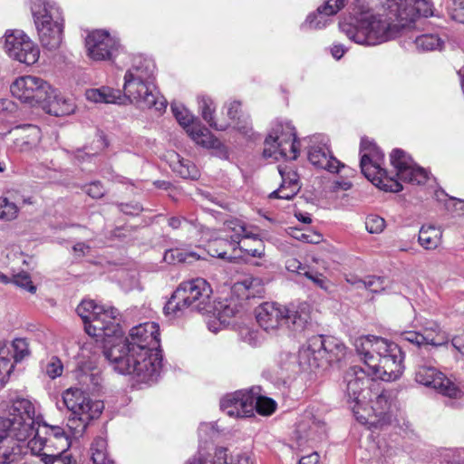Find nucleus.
I'll return each mask as SVG.
<instances>
[{
  "mask_svg": "<svg viewBox=\"0 0 464 464\" xmlns=\"http://www.w3.org/2000/svg\"><path fill=\"white\" fill-rule=\"evenodd\" d=\"M63 401L71 411L67 426L73 435H82L90 421L97 419L104 408L102 401H92L83 391L71 387L63 393Z\"/></svg>",
  "mask_w": 464,
  "mask_h": 464,
  "instance_id": "0eeeda50",
  "label": "nucleus"
},
{
  "mask_svg": "<svg viewBox=\"0 0 464 464\" xmlns=\"http://www.w3.org/2000/svg\"><path fill=\"white\" fill-rule=\"evenodd\" d=\"M255 242H256L259 245V247L256 248H245V251L254 257H260L264 254V247L262 246V242L260 239L257 238L256 235H252V237Z\"/></svg>",
  "mask_w": 464,
  "mask_h": 464,
  "instance_id": "e2e57ef3",
  "label": "nucleus"
},
{
  "mask_svg": "<svg viewBox=\"0 0 464 464\" xmlns=\"http://www.w3.org/2000/svg\"><path fill=\"white\" fill-rule=\"evenodd\" d=\"M63 371V366L60 359L52 357L51 361L45 366V372L51 379H55L61 376Z\"/></svg>",
  "mask_w": 464,
  "mask_h": 464,
  "instance_id": "6e6d98bb",
  "label": "nucleus"
},
{
  "mask_svg": "<svg viewBox=\"0 0 464 464\" xmlns=\"http://www.w3.org/2000/svg\"><path fill=\"white\" fill-rule=\"evenodd\" d=\"M279 174L282 178V183L276 190L269 194L270 198L292 199L299 191V177L295 170L290 167L279 166Z\"/></svg>",
  "mask_w": 464,
  "mask_h": 464,
  "instance_id": "b1692460",
  "label": "nucleus"
},
{
  "mask_svg": "<svg viewBox=\"0 0 464 464\" xmlns=\"http://www.w3.org/2000/svg\"><path fill=\"white\" fill-rule=\"evenodd\" d=\"M291 236L299 241L310 244H318L323 240V236L320 233L311 230L304 231L300 228H293Z\"/></svg>",
  "mask_w": 464,
  "mask_h": 464,
  "instance_id": "49530a36",
  "label": "nucleus"
},
{
  "mask_svg": "<svg viewBox=\"0 0 464 464\" xmlns=\"http://www.w3.org/2000/svg\"><path fill=\"white\" fill-rule=\"evenodd\" d=\"M187 132L191 139L204 148L214 149L220 146V141L209 131L208 129L202 127L199 123L193 124L188 129Z\"/></svg>",
  "mask_w": 464,
  "mask_h": 464,
  "instance_id": "c756f323",
  "label": "nucleus"
},
{
  "mask_svg": "<svg viewBox=\"0 0 464 464\" xmlns=\"http://www.w3.org/2000/svg\"><path fill=\"white\" fill-rule=\"evenodd\" d=\"M27 440V446L34 455L44 452L65 453L71 447L70 436L64 429L45 421L37 423L34 433Z\"/></svg>",
  "mask_w": 464,
  "mask_h": 464,
  "instance_id": "f8f14e48",
  "label": "nucleus"
},
{
  "mask_svg": "<svg viewBox=\"0 0 464 464\" xmlns=\"http://www.w3.org/2000/svg\"><path fill=\"white\" fill-rule=\"evenodd\" d=\"M415 365V381L417 382L431 387L450 398L457 399L461 396V390L433 366V360H426L424 356L417 355Z\"/></svg>",
  "mask_w": 464,
  "mask_h": 464,
  "instance_id": "ddd939ff",
  "label": "nucleus"
},
{
  "mask_svg": "<svg viewBox=\"0 0 464 464\" xmlns=\"http://www.w3.org/2000/svg\"><path fill=\"white\" fill-rule=\"evenodd\" d=\"M227 110V117L232 121L235 124V127L239 130H243L245 132L247 131V119H241V102L238 101H232L227 102L225 105Z\"/></svg>",
  "mask_w": 464,
  "mask_h": 464,
  "instance_id": "4c0bfd02",
  "label": "nucleus"
},
{
  "mask_svg": "<svg viewBox=\"0 0 464 464\" xmlns=\"http://www.w3.org/2000/svg\"><path fill=\"white\" fill-rule=\"evenodd\" d=\"M360 150L362 153L361 170L369 180L384 191L400 192L402 190V185L399 181L388 178L387 170L382 167L384 155L372 141L362 139Z\"/></svg>",
  "mask_w": 464,
  "mask_h": 464,
  "instance_id": "1a4fd4ad",
  "label": "nucleus"
},
{
  "mask_svg": "<svg viewBox=\"0 0 464 464\" xmlns=\"http://www.w3.org/2000/svg\"><path fill=\"white\" fill-rule=\"evenodd\" d=\"M18 208L6 198H0V219L11 220L16 218Z\"/></svg>",
  "mask_w": 464,
  "mask_h": 464,
  "instance_id": "8fccbe9b",
  "label": "nucleus"
},
{
  "mask_svg": "<svg viewBox=\"0 0 464 464\" xmlns=\"http://www.w3.org/2000/svg\"><path fill=\"white\" fill-rule=\"evenodd\" d=\"M151 342L147 347V385H151L159 381L163 369V352L160 348V326L152 322L150 324Z\"/></svg>",
  "mask_w": 464,
  "mask_h": 464,
  "instance_id": "412c9836",
  "label": "nucleus"
},
{
  "mask_svg": "<svg viewBox=\"0 0 464 464\" xmlns=\"http://www.w3.org/2000/svg\"><path fill=\"white\" fill-rule=\"evenodd\" d=\"M252 388L227 394L220 401V408L230 417L245 418L253 415Z\"/></svg>",
  "mask_w": 464,
  "mask_h": 464,
  "instance_id": "4be33fe9",
  "label": "nucleus"
},
{
  "mask_svg": "<svg viewBox=\"0 0 464 464\" xmlns=\"http://www.w3.org/2000/svg\"><path fill=\"white\" fill-rule=\"evenodd\" d=\"M391 163L397 171V177L402 181L420 185L428 179L427 171L417 166L411 157L401 149L392 151Z\"/></svg>",
  "mask_w": 464,
  "mask_h": 464,
  "instance_id": "6ab92c4d",
  "label": "nucleus"
},
{
  "mask_svg": "<svg viewBox=\"0 0 464 464\" xmlns=\"http://www.w3.org/2000/svg\"><path fill=\"white\" fill-rule=\"evenodd\" d=\"M224 229L233 233L231 240L234 245H239L241 239L251 238L253 235L247 230L245 222L238 218H230L226 220L224 222Z\"/></svg>",
  "mask_w": 464,
  "mask_h": 464,
  "instance_id": "2f4dec72",
  "label": "nucleus"
},
{
  "mask_svg": "<svg viewBox=\"0 0 464 464\" xmlns=\"http://www.w3.org/2000/svg\"><path fill=\"white\" fill-rule=\"evenodd\" d=\"M383 11L375 13L368 0H354L349 22L339 24L341 31L353 42L376 46L394 39L400 29L419 16L431 14L426 0H379Z\"/></svg>",
  "mask_w": 464,
  "mask_h": 464,
  "instance_id": "f257e3e1",
  "label": "nucleus"
},
{
  "mask_svg": "<svg viewBox=\"0 0 464 464\" xmlns=\"http://www.w3.org/2000/svg\"><path fill=\"white\" fill-rule=\"evenodd\" d=\"M413 44L418 50L428 52L440 50L444 42L437 34H426L417 36Z\"/></svg>",
  "mask_w": 464,
  "mask_h": 464,
  "instance_id": "e433bc0d",
  "label": "nucleus"
},
{
  "mask_svg": "<svg viewBox=\"0 0 464 464\" xmlns=\"http://www.w3.org/2000/svg\"><path fill=\"white\" fill-rule=\"evenodd\" d=\"M237 313V309L230 304H221L218 314L221 317H233Z\"/></svg>",
  "mask_w": 464,
  "mask_h": 464,
  "instance_id": "338daca9",
  "label": "nucleus"
},
{
  "mask_svg": "<svg viewBox=\"0 0 464 464\" xmlns=\"http://www.w3.org/2000/svg\"><path fill=\"white\" fill-rule=\"evenodd\" d=\"M304 276L321 288H326L325 280L322 275L307 271L304 273Z\"/></svg>",
  "mask_w": 464,
  "mask_h": 464,
  "instance_id": "0e129e2a",
  "label": "nucleus"
},
{
  "mask_svg": "<svg viewBox=\"0 0 464 464\" xmlns=\"http://www.w3.org/2000/svg\"><path fill=\"white\" fill-rule=\"evenodd\" d=\"M188 257L197 258L195 253L186 254L179 249H170L165 250L163 259L168 263H183L187 262Z\"/></svg>",
  "mask_w": 464,
  "mask_h": 464,
  "instance_id": "864d4df0",
  "label": "nucleus"
},
{
  "mask_svg": "<svg viewBox=\"0 0 464 464\" xmlns=\"http://www.w3.org/2000/svg\"><path fill=\"white\" fill-rule=\"evenodd\" d=\"M212 288L203 278L181 283L164 306L166 314H177L185 308L195 311H209Z\"/></svg>",
  "mask_w": 464,
  "mask_h": 464,
  "instance_id": "423d86ee",
  "label": "nucleus"
},
{
  "mask_svg": "<svg viewBox=\"0 0 464 464\" xmlns=\"http://www.w3.org/2000/svg\"><path fill=\"white\" fill-rule=\"evenodd\" d=\"M198 108L201 111L202 118L207 121L209 126L217 130H225L227 128V124H218L213 117L215 112V107L213 101L207 96H201L198 98Z\"/></svg>",
  "mask_w": 464,
  "mask_h": 464,
  "instance_id": "473e14b6",
  "label": "nucleus"
},
{
  "mask_svg": "<svg viewBox=\"0 0 464 464\" xmlns=\"http://www.w3.org/2000/svg\"><path fill=\"white\" fill-rule=\"evenodd\" d=\"M370 376L372 373L367 368L358 365L350 367L344 374L343 382L345 383L347 401L351 404L354 403L353 406L351 405V408L355 415L358 413L355 408L364 404L367 401Z\"/></svg>",
  "mask_w": 464,
  "mask_h": 464,
  "instance_id": "2eb2a0df",
  "label": "nucleus"
},
{
  "mask_svg": "<svg viewBox=\"0 0 464 464\" xmlns=\"http://www.w3.org/2000/svg\"><path fill=\"white\" fill-rule=\"evenodd\" d=\"M11 133L15 136V145L21 150L35 146L41 139L40 129L33 124H24L14 127Z\"/></svg>",
  "mask_w": 464,
  "mask_h": 464,
  "instance_id": "393cba45",
  "label": "nucleus"
},
{
  "mask_svg": "<svg viewBox=\"0 0 464 464\" xmlns=\"http://www.w3.org/2000/svg\"><path fill=\"white\" fill-rule=\"evenodd\" d=\"M252 394L254 399L253 412L256 411L261 415H270L275 411L276 401L271 398L260 395L258 387L252 388Z\"/></svg>",
  "mask_w": 464,
  "mask_h": 464,
  "instance_id": "f704fd0d",
  "label": "nucleus"
},
{
  "mask_svg": "<svg viewBox=\"0 0 464 464\" xmlns=\"http://www.w3.org/2000/svg\"><path fill=\"white\" fill-rule=\"evenodd\" d=\"M319 455L317 452H313L307 456H304L300 459L298 464H318Z\"/></svg>",
  "mask_w": 464,
  "mask_h": 464,
  "instance_id": "774afa93",
  "label": "nucleus"
},
{
  "mask_svg": "<svg viewBox=\"0 0 464 464\" xmlns=\"http://www.w3.org/2000/svg\"><path fill=\"white\" fill-rule=\"evenodd\" d=\"M5 49L11 58L28 65L35 63L40 56L37 45L21 30L5 32Z\"/></svg>",
  "mask_w": 464,
  "mask_h": 464,
  "instance_id": "4468645a",
  "label": "nucleus"
},
{
  "mask_svg": "<svg viewBox=\"0 0 464 464\" xmlns=\"http://www.w3.org/2000/svg\"><path fill=\"white\" fill-rule=\"evenodd\" d=\"M92 461H102L106 459L107 441L101 437L96 438L92 443Z\"/></svg>",
  "mask_w": 464,
  "mask_h": 464,
  "instance_id": "de8ad7c7",
  "label": "nucleus"
},
{
  "mask_svg": "<svg viewBox=\"0 0 464 464\" xmlns=\"http://www.w3.org/2000/svg\"><path fill=\"white\" fill-rule=\"evenodd\" d=\"M171 110L178 122L187 130L197 124L194 116L182 105L172 103Z\"/></svg>",
  "mask_w": 464,
  "mask_h": 464,
  "instance_id": "37998d69",
  "label": "nucleus"
},
{
  "mask_svg": "<svg viewBox=\"0 0 464 464\" xmlns=\"http://www.w3.org/2000/svg\"><path fill=\"white\" fill-rule=\"evenodd\" d=\"M44 464H76L70 455L59 452H44L36 454Z\"/></svg>",
  "mask_w": 464,
  "mask_h": 464,
  "instance_id": "c03bdc74",
  "label": "nucleus"
},
{
  "mask_svg": "<svg viewBox=\"0 0 464 464\" xmlns=\"http://www.w3.org/2000/svg\"><path fill=\"white\" fill-rule=\"evenodd\" d=\"M34 415L32 401L17 398L12 403L8 416L0 417V440L7 447L0 450V458L4 461H14L20 452L17 442L26 441L34 433L38 423Z\"/></svg>",
  "mask_w": 464,
  "mask_h": 464,
  "instance_id": "7ed1b4c3",
  "label": "nucleus"
},
{
  "mask_svg": "<svg viewBox=\"0 0 464 464\" xmlns=\"http://www.w3.org/2000/svg\"><path fill=\"white\" fill-rule=\"evenodd\" d=\"M11 357L14 363L20 362L30 354L29 344L24 338H15L11 343Z\"/></svg>",
  "mask_w": 464,
  "mask_h": 464,
  "instance_id": "79ce46f5",
  "label": "nucleus"
},
{
  "mask_svg": "<svg viewBox=\"0 0 464 464\" xmlns=\"http://www.w3.org/2000/svg\"><path fill=\"white\" fill-rule=\"evenodd\" d=\"M98 311H102V305L97 304L93 300H83L76 308L78 315L84 323L85 331L87 324H92L94 316Z\"/></svg>",
  "mask_w": 464,
  "mask_h": 464,
  "instance_id": "c9c22d12",
  "label": "nucleus"
},
{
  "mask_svg": "<svg viewBox=\"0 0 464 464\" xmlns=\"http://www.w3.org/2000/svg\"><path fill=\"white\" fill-rule=\"evenodd\" d=\"M177 161H172V169L183 179H196L198 177V171L196 166L188 160L180 159L176 155Z\"/></svg>",
  "mask_w": 464,
  "mask_h": 464,
  "instance_id": "58836bf2",
  "label": "nucleus"
},
{
  "mask_svg": "<svg viewBox=\"0 0 464 464\" xmlns=\"http://www.w3.org/2000/svg\"><path fill=\"white\" fill-rule=\"evenodd\" d=\"M154 80L152 75L147 76V107L153 109L160 115L166 111L168 102L159 91Z\"/></svg>",
  "mask_w": 464,
  "mask_h": 464,
  "instance_id": "c85d7f7f",
  "label": "nucleus"
},
{
  "mask_svg": "<svg viewBox=\"0 0 464 464\" xmlns=\"http://www.w3.org/2000/svg\"><path fill=\"white\" fill-rule=\"evenodd\" d=\"M447 462L459 464L464 462V449L450 450L444 455Z\"/></svg>",
  "mask_w": 464,
  "mask_h": 464,
  "instance_id": "bf43d9fd",
  "label": "nucleus"
},
{
  "mask_svg": "<svg viewBox=\"0 0 464 464\" xmlns=\"http://www.w3.org/2000/svg\"><path fill=\"white\" fill-rule=\"evenodd\" d=\"M312 345L315 349L324 351L322 356L325 364H331L334 362L341 361L345 354V346L335 337L317 335L312 337Z\"/></svg>",
  "mask_w": 464,
  "mask_h": 464,
  "instance_id": "5701e85b",
  "label": "nucleus"
},
{
  "mask_svg": "<svg viewBox=\"0 0 464 464\" xmlns=\"http://www.w3.org/2000/svg\"><path fill=\"white\" fill-rule=\"evenodd\" d=\"M120 321L121 314L118 309L102 305V311H98L92 324H87V334L101 339L117 336L122 334Z\"/></svg>",
  "mask_w": 464,
  "mask_h": 464,
  "instance_id": "a211bd4d",
  "label": "nucleus"
},
{
  "mask_svg": "<svg viewBox=\"0 0 464 464\" xmlns=\"http://www.w3.org/2000/svg\"><path fill=\"white\" fill-rule=\"evenodd\" d=\"M298 141L295 127L286 123H276L265 140L263 156L266 159L295 160L297 158Z\"/></svg>",
  "mask_w": 464,
  "mask_h": 464,
  "instance_id": "9b49d317",
  "label": "nucleus"
},
{
  "mask_svg": "<svg viewBox=\"0 0 464 464\" xmlns=\"http://www.w3.org/2000/svg\"><path fill=\"white\" fill-rule=\"evenodd\" d=\"M124 94L108 86L89 89L85 92L88 101L95 103L125 104L126 101L141 107L145 95V67L140 58L138 65H132L124 76Z\"/></svg>",
  "mask_w": 464,
  "mask_h": 464,
  "instance_id": "39448f33",
  "label": "nucleus"
},
{
  "mask_svg": "<svg viewBox=\"0 0 464 464\" xmlns=\"http://www.w3.org/2000/svg\"><path fill=\"white\" fill-rule=\"evenodd\" d=\"M15 363L12 361L11 350L5 343H0V389L9 381Z\"/></svg>",
  "mask_w": 464,
  "mask_h": 464,
  "instance_id": "7c9ffc66",
  "label": "nucleus"
},
{
  "mask_svg": "<svg viewBox=\"0 0 464 464\" xmlns=\"http://www.w3.org/2000/svg\"><path fill=\"white\" fill-rule=\"evenodd\" d=\"M14 97L31 106L42 104L48 112L62 116L72 111V104L58 97L55 91L44 79L25 75L16 79L10 87Z\"/></svg>",
  "mask_w": 464,
  "mask_h": 464,
  "instance_id": "20e7f679",
  "label": "nucleus"
},
{
  "mask_svg": "<svg viewBox=\"0 0 464 464\" xmlns=\"http://www.w3.org/2000/svg\"><path fill=\"white\" fill-rule=\"evenodd\" d=\"M371 343L372 344L371 353H372L375 358H381L384 355H388L392 353V350H393L392 346H399L392 342H389L387 339L374 335H371Z\"/></svg>",
  "mask_w": 464,
  "mask_h": 464,
  "instance_id": "a19ab883",
  "label": "nucleus"
},
{
  "mask_svg": "<svg viewBox=\"0 0 464 464\" xmlns=\"http://www.w3.org/2000/svg\"><path fill=\"white\" fill-rule=\"evenodd\" d=\"M388 399L389 396L384 392H382L380 395L377 396L375 404L379 405L378 409H380V414L383 413L389 408Z\"/></svg>",
  "mask_w": 464,
  "mask_h": 464,
  "instance_id": "69168bd1",
  "label": "nucleus"
},
{
  "mask_svg": "<svg viewBox=\"0 0 464 464\" xmlns=\"http://www.w3.org/2000/svg\"><path fill=\"white\" fill-rule=\"evenodd\" d=\"M421 335L424 337L423 347L427 345L442 346L446 345L449 342L448 335L436 324H433L430 327H426Z\"/></svg>",
  "mask_w": 464,
  "mask_h": 464,
  "instance_id": "72a5a7b5",
  "label": "nucleus"
},
{
  "mask_svg": "<svg viewBox=\"0 0 464 464\" xmlns=\"http://www.w3.org/2000/svg\"><path fill=\"white\" fill-rule=\"evenodd\" d=\"M401 338L410 343L416 345L419 348L423 347V339L420 332L416 331H405L401 334Z\"/></svg>",
  "mask_w": 464,
  "mask_h": 464,
  "instance_id": "13d9d810",
  "label": "nucleus"
},
{
  "mask_svg": "<svg viewBox=\"0 0 464 464\" xmlns=\"http://www.w3.org/2000/svg\"><path fill=\"white\" fill-rule=\"evenodd\" d=\"M365 227L371 234H379L385 227V220L377 215H369L365 220Z\"/></svg>",
  "mask_w": 464,
  "mask_h": 464,
  "instance_id": "3c124183",
  "label": "nucleus"
},
{
  "mask_svg": "<svg viewBox=\"0 0 464 464\" xmlns=\"http://www.w3.org/2000/svg\"><path fill=\"white\" fill-rule=\"evenodd\" d=\"M85 45L88 56L93 61H112L121 50L119 39L105 30L90 33Z\"/></svg>",
  "mask_w": 464,
  "mask_h": 464,
  "instance_id": "dca6fc26",
  "label": "nucleus"
},
{
  "mask_svg": "<svg viewBox=\"0 0 464 464\" xmlns=\"http://www.w3.org/2000/svg\"><path fill=\"white\" fill-rule=\"evenodd\" d=\"M42 45L48 50L57 49L63 39V17L54 2L44 1L33 11Z\"/></svg>",
  "mask_w": 464,
  "mask_h": 464,
  "instance_id": "9d476101",
  "label": "nucleus"
},
{
  "mask_svg": "<svg viewBox=\"0 0 464 464\" xmlns=\"http://www.w3.org/2000/svg\"><path fill=\"white\" fill-rule=\"evenodd\" d=\"M103 354L113 365V369L121 374H130L138 378V382L145 380V324H140L130 330L125 339L122 334L111 338L102 339Z\"/></svg>",
  "mask_w": 464,
  "mask_h": 464,
  "instance_id": "f03ea898",
  "label": "nucleus"
},
{
  "mask_svg": "<svg viewBox=\"0 0 464 464\" xmlns=\"http://www.w3.org/2000/svg\"><path fill=\"white\" fill-rule=\"evenodd\" d=\"M324 16H329L325 14H320L317 11V14H311L307 16L304 26L309 29H322L326 26L327 20Z\"/></svg>",
  "mask_w": 464,
  "mask_h": 464,
  "instance_id": "5fc2aeb1",
  "label": "nucleus"
},
{
  "mask_svg": "<svg viewBox=\"0 0 464 464\" xmlns=\"http://www.w3.org/2000/svg\"><path fill=\"white\" fill-rule=\"evenodd\" d=\"M442 239V230L440 227L433 225H422L420 231L418 241L426 250L436 249Z\"/></svg>",
  "mask_w": 464,
  "mask_h": 464,
  "instance_id": "cd10ccee",
  "label": "nucleus"
},
{
  "mask_svg": "<svg viewBox=\"0 0 464 464\" xmlns=\"http://www.w3.org/2000/svg\"><path fill=\"white\" fill-rule=\"evenodd\" d=\"M358 283L372 293H379L385 288V281L380 276H370L363 280H358Z\"/></svg>",
  "mask_w": 464,
  "mask_h": 464,
  "instance_id": "09e8293b",
  "label": "nucleus"
},
{
  "mask_svg": "<svg viewBox=\"0 0 464 464\" xmlns=\"http://www.w3.org/2000/svg\"><path fill=\"white\" fill-rule=\"evenodd\" d=\"M393 350L388 355L376 358V361L369 362V371L372 378L384 382H392L399 379L404 370L403 353L400 346H392Z\"/></svg>",
  "mask_w": 464,
  "mask_h": 464,
  "instance_id": "f3484780",
  "label": "nucleus"
},
{
  "mask_svg": "<svg viewBox=\"0 0 464 464\" xmlns=\"http://www.w3.org/2000/svg\"><path fill=\"white\" fill-rule=\"evenodd\" d=\"M347 0H326L325 3L317 8L320 14L334 15L344 7Z\"/></svg>",
  "mask_w": 464,
  "mask_h": 464,
  "instance_id": "603ef678",
  "label": "nucleus"
},
{
  "mask_svg": "<svg viewBox=\"0 0 464 464\" xmlns=\"http://www.w3.org/2000/svg\"><path fill=\"white\" fill-rule=\"evenodd\" d=\"M12 284L31 294L36 292V286L33 284L30 275L27 272L22 271L12 276Z\"/></svg>",
  "mask_w": 464,
  "mask_h": 464,
  "instance_id": "a18cd8bd",
  "label": "nucleus"
},
{
  "mask_svg": "<svg viewBox=\"0 0 464 464\" xmlns=\"http://www.w3.org/2000/svg\"><path fill=\"white\" fill-rule=\"evenodd\" d=\"M319 349H315L312 345V338L309 339L307 345L304 346L298 353L300 366L304 370L315 371L316 369H325L327 365L322 356Z\"/></svg>",
  "mask_w": 464,
  "mask_h": 464,
  "instance_id": "a878e982",
  "label": "nucleus"
},
{
  "mask_svg": "<svg viewBox=\"0 0 464 464\" xmlns=\"http://www.w3.org/2000/svg\"><path fill=\"white\" fill-rule=\"evenodd\" d=\"M372 344L371 343V335L362 336L355 340L354 347L358 354L362 356L364 362V368L369 369V362L376 361L375 356L371 353V348Z\"/></svg>",
  "mask_w": 464,
  "mask_h": 464,
  "instance_id": "ea45409f",
  "label": "nucleus"
},
{
  "mask_svg": "<svg viewBox=\"0 0 464 464\" xmlns=\"http://www.w3.org/2000/svg\"><path fill=\"white\" fill-rule=\"evenodd\" d=\"M310 143L308 160L314 166L330 172H338L341 167H344L332 155L326 137L323 135L313 136L310 138Z\"/></svg>",
  "mask_w": 464,
  "mask_h": 464,
  "instance_id": "aec40b11",
  "label": "nucleus"
},
{
  "mask_svg": "<svg viewBox=\"0 0 464 464\" xmlns=\"http://www.w3.org/2000/svg\"><path fill=\"white\" fill-rule=\"evenodd\" d=\"M227 451V450L226 448H217L211 459L203 457L201 453H199L198 457H194L188 464H253L249 456L246 454H239L235 462H228Z\"/></svg>",
  "mask_w": 464,
  "mask_h": 464,
  "instance_id": "bb28decb",
  "label": "nucleus"
},
{
  "mask_svg": "<svg viewBox=\"0 0 464 464\" xmlns=\"http://www.w3.org/2000/svg\"><path fill=\"white\" fill-rule=\"evenodd\" d=\"M257 324L266 332H275L283 324L293 326L295 330H303L309 320V314L274 302H266L255 311Z\"/></svg>",
  "mask_w": 464,
  "mask_h": 464,
  "instance_id": "6e6552de",
  "label": "nucleus"
},
{
  "mask_svg": "<svg viewBox=\"0 0 464 464\" xmlns=\"http://www.w3.org/2000/svg\"><path fill=\"white\" fill-rule=\"evenodd\" d=\"M450 17L460 24H464V0H454L450 7Z\"/></svg>",
  "mask_w": 464,
  "mask_h": 464,
  "instance_id": "4d7b16f0",
  "label": "nucleus"
},
{
  "mask_svg": "<svg viewBox=\"0 0 464 464\" xmlns=\"http://www.w3.org/2000/svg\"><path fill=\"white\" fill-rule=\"evenodd\" d=\"M188 223L192 225L194 227H198L197 220H188L183 217H171L168 219V224L173 229H178L181 227L182 223Z\"/></svg>",
  "mask_w": 464,
  "mask_h": 464,
  "instance_id": "680f3d73",
  "label": "nucleus"
},
{
  "mask_svg": "<svg viewBox=\"0 0 464 464\" xmlns=\"http://www.w3.org/2000/svg\"><path fill=\"white\" fill-rule=\"evenodd\" d=\"M84 190L92 198H101L105 192L103 186L99 181L90 183L85 187Z\"/></svg>",
  "mask_w": 464,
  "mask_h": 464,
  "instance_id": "052dcab7",
  "label": "nucleus"
}]
</instances>
